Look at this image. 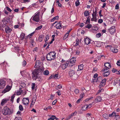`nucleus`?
Segmentation results:
<instances>
[{"mask_svg":"<svg viewBox=\"0 0 120 120\" xmlns=\"http://www.w3.org/2000/svg\"><path fill=\"white\" fill-rule=\"evenodd\" d=\"M26 86V85L25 84V83H22L20 85V86H21V87H25V86Z\"/></svg>","mask_w":120,"mask_h":120,"instance_id":"obj_46","label":"nucleus"},{"mask_svg":"<svg viewBox=\"0 0 120 120\" xmlns=\"http://www.w3.org/2000/svg\"><path fill=\"white\" fill-rule=\"evenodd\" d=\"M90 13L88 11H85L84 13V15L85 16H87L89 15Z\"/></svg>","mask_w":120,"mask_h":120,"instance_id":"obj_32","label":"nucleus"},{"mask_svg":"<svg viewBox=\"0 0 120 120\" xmlns=\"http://www.w3.org/2000/svg\"><path fill=\"white\" fill-rule=\"evenodd\" d=\"M69 35V34L68 33H66L64 36V38L65 39H66V38H68Z\"/></svg>","mask_w":120,"mask_h":120,"instance_id":"obj_52","label":"nucleus"},{"mask_svg":"<svg viewBox=\"0 0 120 120\" xmlns=\"http://www.w3.org/2000/svg\"><path fill=\"white\" fill-rule=\"evenodd\" d=\"M2 23H4L5 24H7L8 23L7 19L5 18H4L2 20Z\"/></svg>","mask_w":120,"mask_h":120,"instance_id":"obj_31","label":"nucleus"},{"mask_svg":"<svg viewBox=\"0 0 120 120\" xmlns=\"http://www.w3.org/2000/svg\"><path fill=\"white\" fill-rule=\"evenodd\" d=\"M102 99L101 97L98 96L97 97L95 100V101L96 102H98L101 101Z\"/></svg>","mask_w":120,"mask_h":120,"instance_id":"obj_16","label":"nucleus"},{"mask_svg":"<svg viewBox=\"0 0 120 120\" xmlns=\"http://www.w3.org/2000/svg\"><path fill=\"white\" fill-rule=\"evenodd\" d=\"M50 117H51L52 119L53 120L56 118V117L55 116H51Z\"/></svg>","mask_w":120,"mask_h":120,"instance_id":"obj_56","label":"nucleus"},{"mask_svg":"<svg viewBox=\"0 0 120 120\" xmlns=\"http://www.w3.org/2000/svg\"><path fill=\"white\" fill-rule=\"evenodd\" d=\"M85 94L84 93H82L80 95V97L81 98H82L84 96Z\"/></svg>","mask_w":120,"mask_h":120,"instance_id":"obj_42","label":"nucleus"},{"mask_svg":"<svg viewBox=\"0 0 120 120\" xmlns=\"http://www.w3.org/2000/svg\"><path fill=\"white\" fill-rule=\"evenodd\" d=\"M35 84V83H33L32 85V89L33 90L34 88Z\"/></svg>","mask_w":120,"mask_h":120,"instance_id":"obj_40","label":"nucleus"},{"mask_svg":"<svg viewBox=\"0 0 120 120\" xmlns=\"http://www.w3.org/2000/svg\"><path fill=\"white\" fill-rule=\"evenodd\" d=\"M75 5L76 6H78L80 4V3L79 1H78L75 2Z\"/></svg>","mask_w":120,"mask_h":120,"instance_id":"obj_43","label":"nucleus"},{"mask_svg":"<svg viewBox=\"0 0 120 120\" xmlns=\"http://www.w3.org/2000/svg\"><path fill=\"white\" fill-rule=\"evenodd\" d=\"M109 69L108 68H103L102 70V71H104V72H105V71H107Z\"/></svg>","mask_w":120,"mask_h":120,"instance_id":"obj_47","label":"nucleus"},{"mask_svg":"<svg viewBox=\"0 0 120 120\" xmlns=\"http://www.w3.org/2000/svg\"><path fill=\"white\" fill-rule=\"evenodd\" d=\"M79 41H76V42L75 43V45L76 46H77L78 45H79Z\"/></svg>","mask_w":120,"mask_h":120,"instance_id":"obj_63","label":"nucleus"},{"mask_svg":"<svg viewBox=\"0 0 120 120\" xmlns=\"http://www.w3.org/2000/svg\"><path fill=\"white\" fill-rule=\"evenodd\" d=\"M2 113L4 115H9L12 112L11 110L8 107H5L3 109Z\"/></svg>","mask_w":120,"mask_h":120,"instance_id":"obj_2","label":"nucleus"},{"mask_svg":"<svg viewBox=\"0 0 120 120\" xmlns=\"http://www.w3.org/2000/svg\"><path fill=\"white\" fill-rule=\"evenodd\" d=\"M43 69L41 68H39L34 70L32 72L33 75L32 78L34 80H36L37 79H39V78L41 76Z\"/></svg>","mask_w":120,"mask_h":120,"instance_id":"obj_1","label":"nucleus"},{"mask_svg":"<svg viewBox=\"0 0 120 120\" xmlns=\"http://www.w3.org/2000/svg\"><path fill=\"white\" fill-rule=\"evenodd\" d=\"M104 66L105 68H107L108 69H109L111 67V65L109 63H105Z\"/></svg>","mask_w":120,"mask_h":120,"instance_id":"obj_20","label":"nucleus"},{"mask_svg":"<svg viewBox=\"0 0 120 120\" xmlns=\"http://www.w3.org/2000/svg\"><path fill=\"white\" fill-rule=\"evenodd\" d=\"M119 8V6L118 4H117L115 6V9H118Z\"/></svg>","mask_w":120,"mask_h":120,"instance_id":"obj_57","label":"nucleus"},{"mask_svg":"<svg viewBox=\"0 0 120 120\" xmlns=\"http://www.w3.org/2000/svg\"><path fill=\"white\" fill-rule=\"evenodd\" d=\"M110 49L112 52L114 53L117 52H118V50L114 48L111 47Z\"/></svg>","mask_w":120,"mask_h":120,"instance_id":"obj_25","label":"nucleus"},{"mask_svg":"<svg viewBox=\"0 0 120 120\" xmlns=\"http://www.w3.org/2000/svg\"><path fill=\"white\" fill-rule=\"evenodd\" d=\"M83 65L81 64L78 66V71H79L82 70L83 68Z\"/></svg>","mask_w":120,"mask_h":120,"instance_id":"obj_26","label":"nucleus"},{"mask_svg":"<svg viewBox=\"0 0 120 120\" xmlns=\"http://www.w3.org/2000/svg\"><path fill=\"white\" fill-rule=\"evenodd\" d=\"M52 109V107L50 106H48L47 107L45 108L44 110H47L48 109Z\"/></svg>","mask_w":120,"mask_h":120,"instance_id":"obj_48","label":"nucleus"},{"mask_svg":"<svg viewBox=\"0 0 120 120\" xmlns=\"http://www.w3.org/2000/svg\"><path fill=\"white\" fill-rule=\"evenodd\" d=\"M92 25L91 24H87L86 26L85 27L86 28H88V29H90L92 27Z\"/></svg>","mask_w":120,"mask_h":120,"instance_id":"obj_35","label":"nucleus"},{"mask_svg":"<svg viewBox=\"0 0 120 120\" xmlns=\"http://www.w3.org/2000/svg\"><path fill=\"white\" fill-rule=\"evenodd\" d=\"M103 117L105 119L107 118V115L106 114H103Z\"/></svg>","mask_w":120,"mask_h":120,"instance_id":"obj_45","label":"nucleus"},{"mask_svg":"<svg viewBox=\"0 0 120 120\" xmlns=\"http://www.w3.org/2000/svg\"><path fill=\"white\" fill-rule=\"evenodd\" d=\"M117 70L113 68L112 70V71L113 72H115L117 71Z\"/></svg>","mask_w":120,"mask_h":120,"instance_id":"obj_62","label":"nucleus"},{"mask_svg":"<svg viewBox=\"0 0 120 120\" xmlns=\"http://www.w3.org/2000/svg\"><path fill=\"white\" fill-rule=\"evenodd\" d=\"M58 74H55V75H53V77L54 78H55V79H56L57 78H59V77H58Z\"/></svg>","mask_w":120,"mask_h":120,"instance_id":"obj_38","label":"nucleus"},{"mask_svg":"<svg viewBox=\"0 0 120 120\" xmlns=\"http://www.w3.org/2000/svg\"><path fill=\"white\" fill-rule=\"evenodd\" d=\"M77 113L76 112H75L74 113H72L71 114L69 115L65 119V120H68L71 118L74 115H75Z\"/></svg>","mask_w":120,"mask_h":120,"instance_id":"obj_13","label":"nucleus"},{"mask_svg":"<svg viewBox=\"0 0 120 120\" xmlns=\"http://www.w3.org/2000/svg\"><path fill=\"white\" fill-rule=\"evenodd\" d=\"M6 9L9 12H11V10L8 7H6Z\"/></svg>","mask_w":120,"mask_h":120,"instance_id":"obj_49","label":"nucleus"},{"mask_svg":"<svg viewBox=\"0 0 120 120\" xmlns=\"http://www.w3.org/2000/svg\"><path fill=\"white\" fill-rule=\"evenodd\" d=\"M59 17L58 16H56L55 17L53 18L51 20V22H53L55 19H58Z\"/></svg>","mask_w":120,"mask_h":120,"instance_id":"obj_34","label":"nucleus"},{"mask_svg":"<svg viewBox=\"0 0 120 120\" xmlns=\"http://www.w3.org/2000/svg\"><path fill=\"white\" fill-rule=\"evenodd\" d=\"M75 92L76 94H78L79 92V90L78 89H76L75 90Z\"/></svg>","mask_w":120,"mask_h":120,"instance_id":"obj_51","label":"nucleus"},{"mask_svg":"<svg viewBox=\"0 0 120 120\" xmlns=\"http://www.w3.org/2000/svg\"><path fill=\"white\" fill-rule=\"evenodd\" d=\"M109 31L111 34H113L115 31V29L114 26H112L110 27L109 29Z\"/></svg>","mask_w":120,"mask_h":120,"instance_id":"obj_11","label":"nucleus"},{"mask_svg":"<svg viewBox=\"0 0 120 120\" xmlns=\"http://www.w3.org/2000/svg\"><path fill=\"white\" fill-rule=\"evenodd\" d=\"M69 62H64V63L62 64L60 66L63 70L65 69L68 66Z\"/></svg>","mask_w":120,"mask_h":120,"instance_id":"obj_8","label":"nucleus"},{"mask_svg":"<svg viewBox=\"0 0 120 120\" xmlns=\"http://www.w3.org/2000/svg\"><path fill=\"white\" fill-rule=\"evenodd\" d=\"M75 72L74 71L72 70H70L69 71V75L71 77L72 76L75 74Z\"/></svg>","mask_w":120,"mask_h":120,"instance_id":"obj_14","label":"nucleus"},{"mask_svg":"<svg viewBox=\"0 0 120 120\" xmlns=\"http://www.w3.org/2000/svg\"><path fill=\"white\" fill-rule=\"evenodd\" d=\"M11 86L8 85L6 86V88L2 91V93L4 94L7 92L9 91L11 89Z\"/></svg>","mask_w":120,"mask_h":120,"instance_id":"obj_7","label":"nucleus"},{"mask_svg":"<svg viewBox=\"0 0 120 120\" xmlns=\"http://www.w3.org/2000/svg\"><path fill=\"white\" fill-rule=\"evenodd\" d=\"M21 88L20 87L19 88V90L18 91L17 94V95H20L21 93L22 92V90H21Z\"/></svg>","mask_w":120,"mask_h":120,"instance_id":"obj_29","label":"nucleus"},{"mask_svg":"<svg viewBox=\"0 0 120 120\" xmlns=\"http://www.w3.org/2000/svg\"><path fill=\"white\" fill-rule=\"evenodd\" d=\"M116 113L115 112H113L112 114H109V116L110 117H113L114 116H116Z\"/></svg>","mask_w":120,"mask_h":120,"instance_id":"obj_30","label":"nucleus"},{"mask_svg":"<svg viewBox=\"0 0 120 120\" xmlns=\"http://www.w3.org/2000/svg\"><path fill=\"white\" fill-rule=\"evenodd\" d=\"M25 36V34L24 33H21L20 37L21 39L23 40Z\"/></svg>","mask_w":120,"mask_h":120,"instance_id":"obj_27","label":"nucleus"},{"mask_svg":"<svg viewBox=\"0 0 120 120\" xmlns=\"http://www.w3.org/2000/svg\"><path fill=\"white\" fill-rule=\"evenodd\" d=\"M19 109L21 111H22L23 109V108L22 106L21 105H20L19 106Z\"/></svg>","mask_w":120,"mask_h":120,"instance_id":"obj_37","label":"nucleus"},{"mask_svg":"<svg viewBox=\"0 0 120 120\" xmlns=\"http://www.w3.org/2000/svg\"><path fill=\"white\" fill-rule=\"evenodd\" d=\"M24 105H28L29 102V100L28 98H24L22 99Z\"/></svg>","mask_w":120,"mask_h":120,"instance_id":"obj_9","label":"nucleus"},{"mask_svg":"<svg viewBox=\"0 0 120 120\" xmlns=\"http://www.w3.org/2000/svg\"><path fill=\"white\" fill-rule=\"evenodd\" d=\"M9 99H3L2 101L1 104L2 105H4L5 103H6L7 101H8Z\"/></svg>","mask_w":120,"mask_h":120,"instance_id":"obj_22","label":"nucleus"},{"mask_svg":"<svg viewBox=\"0 0 120 120\" xmlns=\"http://www.w3.org/2000/svg\"><path fill=\"white\" fill-rule=\"evenodd\" d=\"M92 15L93 18L91 19V20L95 22H97V19L96 17L97 16L96 12H95V11L94 12L93 11V13L92 14Z\"/></svg>","mask_w":120,"mask_h":120,"instance_id":"obj_5","label":"nucleus"},{"mask_svg":"<svg viewBox=\"0 0 120 120\" xmlns=\"http://www.w3.org/2000/svg\"><path fill=\"white\" fill-rule=\"evenodd\" d=\"M5 30L6 33H10L11 32L12 29L7 26L5 28Z\"/></svg>","mask_w":120,"mask_h":120,"instance_id":"obj_15","label":"nucleus"},{"mask_svg":"<svg viewBox=\"0 0 120 120\" xmlns=\"http://www.w3.org/2000/svg\"><path fill=\"white\" fill-rule=\"evenodd\" d=\"M26 64V61L24 60L22 62V64L23 66H25Z\"/></svg>","mask_w":120,"mask_h":120,"instance_id":"obj_44","label":"nucleus"},{"mask_svg":"<svg viewBox=\"0 0 120 120\" xmlns=\"http://www.w3.org/2000/svg\"><path fill=\"white\" fill-rule=\"evenodd\" d=\"M40 63L41 62L39 60L36 61L35 64L34 66V67L35 68H36L38 67H39Z\"/></svg>","mask_w":120,"mask_h":120,"instance_id":"obj_23","label":"nucleus"},{"mask_svg":"<svg viewBox=\"0 0 120 120\" xmlns=\"http://www.w3.org/2000/svg\"><path fill=\"white\" fill-rule=\"evenodd\" d=\"M96 37L98 38H99L101 36V34L100 33H98L96 35Z\"/></svg>","mask_w":120,"mask_h":120,"instance_id":"obj_41","label":"nucleus"},{"mask_svg":"<svg viewBox=\"0 0 120 120\" xmlns=\"http://www.w3.org/2000/svg\"><path fill=\"white\" fill-rule=\"evenodd\" d=\"M76 61V59L75 58H71L70 60V62L71 64H73V63H75Z\"/></svg>","mask_w":120,"mask_h":120,"instance_id":"obj_24","label":"nucleus"},{"mask_svg":"<svg viewBox=\"0 0 120 120\" xmlns=\"http://www.w3.org/2000/svg\"><path fill=\"white\" fill-rule=\"evenodd\" d=\"M44 38V36L43 35H40L39 38V41L40 42L42 41Z\"/></svg>","mask_w":120,"mask_h":120,"instance_id":"obj_28","label":"nucleus"},{"mask_svg":"<svg viewBox=\"0 0 120 120\" xmlns=\"http://www.w3.org/2000/svg\"><path fill=\"white\" fill-rule=\"evenodd\" d=\"M57 101L56 100H54L52 102V104L53 105H55Z\"/></svg>","mask_w":120,"mask_h":120,"instance_id":"obj_54","label":"nucleus"},{"mask_svg":"<svg viewBox=\"0 0 120 120\" xmlns=\"http://www.w3.org/2000/svg\"><path fill=\"white\" fill-rule=\"evenodd\" d=\"M56 93H57L58 95H61V93L60 90H58V91Z\"/></svg>","mask_w":120,"mask_h":120,"instance_id":"obj_59","label":"nucleus"},{"mask_svg":"<svg viewBox=\"0 0 120 120\" xmlns=\"http://www.w3.org/2000/svg\"><path fill=\"white\" fill-rule=\"evenodd\" d=\"M2 24L3 27H5L7 26V24H5L4 23H2Z\"/></svg>","mask_w":120,"mask_h":120,"instance_id":"obj_58","label":"nucleus"},{"mask_svg":"<svg viewBox=\"0 0 120 120\" xmlns=\"http://www.w3.org/2000/svg\"><path fill=\"white\" fill-rule=\"evenodd\" d=\"M6 85V82L3 80H0V89L4 88Z\"/></svg>","mask_w":120,"mask_h":120,"instance_id":"obj_6","label":"nucleus"},{"mask_svg":"<svg viewBox=\"0 0 120 120\" xmlns=\"http://www.w3.org/2000/svg\"><path fill=\"white\" fill-rule=\"evenodd\" d=\"M98 76V74L96 73L94 74V78H95Z\"/></svg>","mask_w":120,"mask_h":120,"instance_id":"obj_61","label":"nucleus"},{"mask_svg":"<svg viewBox=\"0 0 120 120\" xmlns=\"http://www.w3.org/2000/svg\"><path fill=\"white\" fill-rule=\"evenodd\" d=\"M90 39L88 38H85V42L86 44V45H88L90 43Z\"/></svg>","mask_w":120,"mask_h":120,"instance_id":"obj_17","label":"nucleus"},{"mask_svg":"<svg viewBox=\"0 0 120 120\" xmlns=\"http://www.w3.org/2000/svg\"><path fill=\"white\" fill-rule=\"evenodd\" d=\"M21 120V118L20 117H16L14 119V120Z\"/></svg>","mask_w":120,"mask_h":120,"instance_id":"obj_50","label":"nucleus"},{"mask_svg":"<svg viewBox=\"0 0 120 120\" xmlns=\"http://www.w3.org/2000/svg\"><path fill=\"white\" fill-rule=\"evenodd\" d=\"M110 72L109 71H106L103 73V75L104 77H107L110 74Z\"/></svg>","mask_w":120,"mask_h":120,"instance_id":"obj_18","label":"nucleus"},{"mask_svg":"<svg viewBox=\"0 0 120 120\" xmlns=\"http://www.w3.org/2000/svg\"><path fill=\"white\" fill-rule=\"evenodd\" d=\"M103 21L102 19H99L98 20V23H101Z\"/></svg>","mask_w":120,"mask_h":120,"instance_id":"obj_55","label":"nucleus"},{"mask_svg":"<svg viewBox=\"0 0 120 120\" xmlns=\"http://www.w3.org/2000/svg\"><path fill=\"white\" fill-rule=\"evenodd\" d=\"M44 74L45 75H47L49 74V71L47 70H46L43 72Z\"/></svg>","mask_w":120,"mask_h":120,"instance_id":"obj_33","label":"nucleus"},{"mask_svg":"<svg viewBox=\"0 0 120 120\" xmlns=\"http://www.w3.org/2000/svg\"><path fill=\"white\" fill-rule=\"evenodd\" d=\"M92 105L91 104L90 105H85L82 106V110H86L88 108H90L91 107Z\"/></svg>","mask_w":120,"mask_h":120,"instance_id":"obj_12","label":"nucleus"},{"mask_svg":"<svg viewBox=\"0 0 120 120\" xmlns=\"http://www.w3.org/2000/svg\"><path fill=\"white\" fill-rule=\"evenodd\" d=\"M106 81V79H104L103 80L102 79L101 82L100 83L99 86V87L101 88L104 86L105 84Z\"/></svg>","mask_w":120,"mask_h":120,"instance_id":"obj_10","label":"nucleus"},{"mask_svg":"<svg viewBox=\"0 0 120 120\" xmlns=\"http://www.w3.org/2000/svg\"><path fill=\"white\" fill-rule=\"evenodd\" d=\"M62 86L60 85H59L58 86V88L60 89L62 88Z\"/></svg>","mask_w":120,"mask_h":120,"instance_id":"obj_64","label":"nucleus"},{"mask_svg":"<svg viewBox=\"0 0 120 120\" xmlns=\"http://www.w3.org/2000/svg\"><path fill=\"white\" fill-rule=\"evenodd\" d=\"M61 22H60L59 23L56 24V25L55 26L56 29H60L61 28V25L60 23Z\"/></svg>","mask_w":120,"mask_h":120,"instance_id":"obj_21","label":"nucleus"},{"mask_svg":"<svg viewBox=\"0 0 120 120\" xmlns=\"http://www.w3.org/2000/svg\"><path fill=\"white\" fill-rule=\"evenodd\" d=\"M102 79V78L101 76L98 77L96 80V82L97 83V84L101 82Z\"/></svg>","mask_w":120,"mask_h":120,"instance_id":"obj_19","label":"nucleus"},{"mask_svg":"<svg viewBox=\"0 0 120 120\" xmlns=\"http://www.w3.org/2000/svg\"><path fill=\"white\" fill-rule=\"evenodd\" d=\"M117 65L119 66H120V60L118 61L117 63Z\"/></svg>","mask_w":120,"mask_h":120,"instance_id":"obj_60","label":"nucleus"},{"mask_svg":"<svg viewBox=\"0 0 120 120\" xmlns=\"http://www.w3.org/2000/svg\"><path fill=\"white\" fill-rule=\"evenodd\" d=\"M39 12L37 14H35V15L33 17V20L35 21L38 22L39 21Z\"/></svg>","mask_w":120,"mask_h":120,"instance_id":"obj_4","label":"nucleus"},{"mask_svg":"<svg viewBox=\"0 0 120 120\" xmlns=\"http://www.w3.org/2000/svg\"><path fill=\"white\" fill-rule=\"evenodd\" d=\"M56 53L54 52H51L48 53L46 58L48 60L50 61L53 60L56 57Z\"/></svg>","mask_w":120,"mask_h":120,"instance_id":"obj_3","label":"nucleus"},{"mask_svg":"<svg viewBox=\"0 0 120 120\" xmlns=\"http://www.w3.org/2000/svg\"><path fill=\"white\" fill-rule=\"evenodd\" d=\"M42 25H41L39 26L36 29V30H40L42 27Z\"/></svg>","mask_w":120,"mask_h":120,"instance_id":"obj_39","label":"nucleus"},{"mask_svg":"<svg viewBox=\"0 0 120 120\" xmlns=\"http://www.w3.org/2000/svg\"><path fill=\"white\" fill-rule=\"evenodd\" d=\"M90 16H89L87 18V19L86 20V23L88 22V23H90Z\"/></svg>","mask_w":120,"mask_h":120,"instance_id":"obj_36","label":"nucleus"},{"mask_svg":"<svg viewBox=\"0 0 120 120\" xmlns=\"http://www.w3.org/2000/svg\"><path fill=\"white\" fill-rule=\"evenodd\" d=\"M34 32L32 33L31 34H30L28 36L29 37H30V38L31 37V36H32L34 35Z\"/></svg>","mask_w":120,"mask_h":120,"instance_id":"obj_53","label":"nucleus"}]
</instances>
